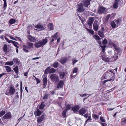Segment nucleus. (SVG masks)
I'll list each match as a JSON object with an SVG mask.
<instances>
[{"label": "nucleus", "instance_id": "f257e3e1", "mask_svg": "<svg viewBox=\"0 0 126 126\" xmlns=\"http://www.w3.org/2000/svg\"><path fill=\"white\" fill-rule=\"evenodd\" d=\"M47 42L48 40L46 38L42 40L36 42L34 44V46L35 47L38 48L45 45Z\"/></svg>", "mask_w": 126, "mask_h": 126}, {"label": "nucleus", "instance_id": "f03ea898", "mask_svg": "<svg viewBox=\"0 0 126 126\" xmlns=\"http://www.w3.org/2000/svg\"><path fill=\"white\" fill-rule=\"evenodd\" d=\"M50 78L51 80L54 83H57L59 81L58 76L55 74H53L50 75Z\"/></svg>", "mask_w": 126, "mask_h": 126}, {"label": "nucleus", "instance_id": "7ed1b4c3", "mask_svg": "<svg viewBox=\"0 0 126 126\" xmlns=\"http://www.w3.org/2000/svg\"><path fill=\"white\" fill-rule=\"evenodd\" d=\"M15 89L14 87L11 86L10 87L9 90H6L5 94L7 95H13L15 93Z\"/></svg>", "mask_w": 126, "mask_h": 126}, {"label": "nucleus", "instance_id": "20e7f679", "mask_svg": "<svg viewBox=\"0 0 126 126\" xmlns=\"http://www.w3.org/2000/svg\"><path fill=\"white\" fill-rule=\"evenodd\" d=\"M94 18L93 17H89L87 21V24L89 26V28H91L92 25L94 20Z\"/></svg>", "mask_w": 126, "mask_h": 126}, {"label": "nucleus", "instance_id": "39448f33", "mask_svg": "<svg viewBox=\"0 0 126 126\" xmlns=\"http://www.w3.org/2000/svg\"><path fill=\"white\" fill-rule=\"evenodd\" d=\"M12 116L11 112H9L6 113L2 118V120H3L4 119H9L11 118Z\"/></svg>", "mask_w": 126, "mask_h": 126}, {"label": "nucleus", "instance_id": "423d86ee", "mask_svg": "<svg viewBox=\"0 0 126 126\" xmlns=\"http://www.w3.org/2000/svg\"><path fill=\"white\" fill-rule=\"evenodd\" d=\"M50 68V66H49L45 70V72L46 73L51 74L52 73H54L55 72V69L53 68Z\"/></svg>", "mask_w": 126, "mask_h": 126}, {"label": "nucleus", "instance_id": "0eeeda50", "mask_svg": "<svg viewBox=\"0 0 126 126\" xmlns=\"http://www.w3.org/2000/svg\"><path fill=\"white\" fill-rule=\"evenodd\" d=\"M106 12V8L100 6L98 8V12L100 14L105 13Z\"/></svg>", "mask_w": 126, "mask_h": 126}, {"label": "nucleus", "instance_id": "6e6552de", "mask_svg": "<svg viewBox=\"0 0 126 126\" xmlns=\"http://www.w3.org/2000/svg\"><path fill=\"white\" fill-rule=\"evenodd\" d=\"M111 76V74L108 71L105 73L102 77L101 80H103L105 79H107L110 78Z\"/></svg>", "mask_w": 126, "mask_h": 126}, {"label": "nucleus", "instance_id": "1a4fd4ad", "mask_svg": "<svg viewBox=\"0 0 126 126\" xmlns=\"http://www.w3.org/2000/svg\"><path fill=\"white\" fill-rule=\"evenodd\" d=\"M99 27L98 23V21H95L93 25V29L95 31H97L98 30Z\"/></svg>", "mask_w": 126, "mask_h": 126}, {"label": "nucleus", "instance_id": "9d476101", "mask_svg": "<svg viewBox=\"0 0 126 126\" xmlns=\"http://www.w3.org/2000/svg\"><path fill=\"white\" fill-rule=\"evenodd\" d=\"M102 59L105 62H110V59L104 54H103L101 55Z\"/></svg>", "mask_w": 126, "mask_h": 126}, {"label": "nucleus", "instance_id": "9b49d317", "mask_svg": "<svg viewBox=\"0 0 126 126\" xmlns=\"http://www.w3.org/2000/svg\"><path fill=\"white\" fill-rule=\"evenodd\" d=\"M114 48L115 50L116 51L120 52L121 51V50L120 48L118 47V46L117 45H116V44L113 43H111L110 44Z\"/></svg>", "mask_w": 126, "mask_h": 126}, {"label": "nucleus", "instance_id": "f8f14e48", "mask_svg": "<svg viewBox=\"0 0 126 126\" xmlns=\"http://www.w3.org/2000/svg\"><path fill=\"white\" fill-rule=\"evenodd\" d=\"M83 7V5L82 3H80L79 5V8L78 10V12L80 13L82 12L85 10Z\"/></svg>", "mask_w": 126, "mask_h": 126}, {"label": "nucleus", "instance_id": "ddd939ff", "mask_svg": "<svg viewBox=\"0 0 126 126\" xmlns=\"http://www.w3.org/2000/svg\"><path fill=\"white\" fill-rule=\"evenodd\" d=\"M67 60V58L66 57H63L61 58L60 60V62L62 64H64L66 63Z\"/></svg>", "mask_w": 126, "mask_h": 126}, {"label": "nucleus", "instance_id": "4468645a", "mask_svg": "<svg viewBox=\"0 0 126 126\" xmlns=\"http://www.w3.org/2000/svg\"><path fill=\"white\" fill-rule=\"evenodd\" d=\"M86 112V110L85 108H82L79 111V114L82 115Z\"/></svg>", "mask_w": 126, "mask_h": 126}, {"label": "nucleus", "instance_id": "2eb2a0df", "mask_svg": "<svg viewBox=\"0 0 126 126\" xmlns=\"http://www.w3.org/2000/svg\"><path fill=\"white\" fill-rule=\"evenodd\" d=\"M44 117L45 116L44 115L39 117L37 120L38 122L40 123L42 122L44 119Z\"/></svg>", "mask_w": 126, "mask_h": 126}, {"label": "nucleus", "instance_id": "dca6fc26", "mask_svg": "<svg viewBox=\"0 0 126 126\" xmlns=\"http://www.w3.org/2000/svg\"><path fill=\"white\" fill-rule=\"evenodd\" d=\"M3 51L6 53H7L9 52V50L8 48L7 45L6 44L4 45L3 47Z\"/></svg>", "mask_w": 126, "mask_h": 126}, {"label": "nucleus", "instance_id": "f3484780", "mask_svg": "<svg viewBox=\"0 0 126 126\" xmlns=\"http://www.w3.org/2000/svg\"><path fill=\"white\" fill-rule=\"evenodd\" d=\"M64 84L62 80L60 81L59 83L58 84L57 87L59 89V88H62L63 87V85Z\"/></svg>", "mask_w": 126, "mask_h": 126}, {"label": "nucleus", "instance_id": "a211bd4d", "mask_svg": "<svg viewBox=\"0 0 126 126\" xmlns=\"http://www.w3.org/2000/svg\"><path fill=\"white\" fill-rule=\"evenodd\" d=\"M28 39L32 42H34L36 41V39L35 38L32 37L31 35H29L28 36Z\"/></svg>", "mask_w": 126, "mask_h": 126}, {"label": "nucleus", "instance_id": "6ab92c4d", "mask_svg": "<svg viewBox=\"0 0 126 126\" xmlns=\"http://www.w3.org/2000/svg\"><path fill=\"white\" fill-rule=\"evenodd\" d=\"M43 88H45L47 83V80L46 78H44L43 79Z\"/></svg>", "mask_w": 126, "mask_h": 126}, {"label": "nucleus", "instance_id": "aec40b11", "mask_svg": "<svg viewBox=\"0 0 126 126\" xmlns=\"http://www.w3.org/2000/svg\"><path fill=\"white\" fill-rule=\"evenodd\" d=\"M72 110L74 112H76L78 110L79 108V106H77L74 107H72Z\"/></svg>", "mask_w": 126, "mask_h": 126}, {"label": "nucleus", "instance_id": "412c9836", "mask_svg": "<svg viewBox=\"0 0 126 126\" xmlns=\"http://www.w3.org/2000/svg\"><path fill=\"white\" fill-rule=\"evenodd\" d=\"M89 0H86L83 3L85 7H87L90 4Z\"/></svg>", "mask_w": 126, "mask_h": 126}, {"label": "nucleus", "instance_id": "4be33fe9", "mask_svg": "<svg viewBox=\"0 0 126 126\" xmlns=\"http://www.w3.org/2000/svg\"><path fill=\"white\" fill-rule=\"evenodd\" d=\"M45 106V105L44 104V102H43L39 106V108L40 109H43Z\"/></svg>", "mask_w": 126, "mask_h": 126}, {"label": "nucleus", "instance_id": "5701e85b", "mask_svg": "<svg viewBox=\"0 0 126 126\" xmlns=\"http://www.w3.org/2000/svg\"><path fill=\"white\" fill-rule=\"evenodd\" d=\"M35 27L36 28L39 29H42L43 28V26L40 23H38L35 26Z\"/></svg>", "mask_w": 126, "mask_h": 126}, {"label": "nucleus", "instance_id": "b1692460", "mask_svg": "<svg viewBox=\"0 0 126 126\" xmlns=\"http://www.w3.org/2000/svg\"><path fill=\"white\" fill-rule=\"evenodd\" d=\"M48 28L50 30H52L54 29L53 25L52 23H50L48 24Z\"/></svg>", "mask_w": 126, "mask_h": 126}, {"label": "nucleus", "instance_id": "393cba45", "mask_svg": "<svg viewBox=\"0 0 126 126\" xmlns=\"http://www.w3.org/2000/svg\"><path fill=\"white\" fill-rule=\"evenodd\" d=\"M98 34L99 36L101 37H103L104 36V34L103 32L98 31Z\"/></svg>", "mask_w": 126, "mask_h": 126}, {"label": "nucleus", "instance_id": "a878e982", "mask_svg": "<svg viewBox=\"0 0 126 126\" xmlns=\"http://www.w3.org/2000/svg\"><path fill=\"white\" fill-rule=\"evenodd\" d=\"M27 45L28 46V47L29 48H33V44L31 43H27Z\"/></svg>", "mask_w": 126, "mask_h": 126}, {"label": "nucleus", "instance_id": "bb28decb", "mask_svg": "<svg viewBox=\"0 0 126 126\" xmlns=\"http://www.w3.org/2000/svg\"><path fill=\"white\" fill-rule=\"evenodd\" d=\"M14 64V62L12 61H8L7 62L5 63V64L6 65H12Z\"/></svg>", "mask_w": 126, "mask_h": 126}, {"label": "nucleus", "instance_id": "cd10ccee", "mask_svg": "<svg viewBox=\"0 0 126 126\" xmlns=\"http://www.w3.org/2000/svg\"><path fill=\"white\" fill-rule=\"evenodd\" d=\"M4 1V3L3 5V8L4 10H5L7 7V3L6 0H2Z\"/></svg>", "mask_w": 126, "mask_h": 126}, {"label": "nucleus", "instance_id": "c85d7f7f", "mask_svg": "<svg viewBox=\"0 0 126 126\" xmlns=\"http://www.w3.org/2000/svg\"><path fill=\"white\" fill-rule=\"evenodd\" d=\"M111 26L112 28H116V24L114 21H112L111 22Z\"/></svg>", "mask_w": 126, "mask_h": 126}, {"label": "nucleus", "instance_id": "c756f323", "mask_svg": "<svg viewBox=\"0 0 126 126\" xmlns=\"http://www.w3.org/2000/svg\"><path fill=\"white\" fill-rule=\"evenodd\" d=\"M5 68H6V70L8 72H10L11 71V67L9 66H6Z\"/></svg>", "mask_w": 126, "mask_h": 126}, {"label": "nucleus", "instance_id": "7c9ffc66", "mask_svg": "<svg viewBox=\"0 0 126 126\" xmlns=\"http://www.w3.org/2000/svg\"><path fill=\"white\" fill-rule=\"evenodd\" d=\"M36 112L37 115L38 116L40 115L42 113V112L39 109H37Z\"/></svg>", "mask_w": 126, "mask_h": 126}, {"label": "nucleus", "instance_id": "2f4dec72", "mask_svg": "<svg viewBox=\"0 0 126 126\" xmlns=\"http://www.w3.org/2000/svg\"><path fill=\"white\" fill-rule=\"evenodd\" d=\"M55 68H56L59 66L58 63V62H54L53 63L52 65Z\"/></svg>", "mask_w": 126, "mask_h": 126}, {"label": "nucleus", "instance_id": "473e14b6", "mask_svg": "<svg viewBox=\"0 0 126 126\" xmlns=\"http://www.w3.org/2000/svg\"><path fill=\"white\" fill-rule=\"evenodd\" d=\"M91 120V118L90 116H89L88 117V118L85 121V124L86 125L88 121H89V122H90V121Z\"/></svg>", "mask_w": 126, "mask_h": 126}, {"label": "nucleus", "instance_id": "72a5a7b5", "mask_svg": "<svg viewBox=\"0 0 126 126\" xmlns=\"http://www.w3.org/2000/svg\"><path fill=\"white\" fill-rule=\"evenodd\" d=\"M48 94L46 93H45L44 96L43 97V99L44 100L47 99L48 98Z\"/></svg>", "mask_w": 126, "mask_h": 126}, {"label": "nucleus", "instance_id": "f704fd0d", "mask_svg": "<svg viewBox=\"0 0 126 126\" xmlns=\"http://www.w3.org/2000/svg\"><path fill=\"white\" fill-rule=\"evenodd\" d=\"M16 22L15 20L14 19H11L9 21V23L12 24Z\"/></svg>", "mask_w": 126, "mask_h": 126}, {"label": "nucleus", "instance_id": "c9c22d12", "mask_svg": "<svg viewBox=\"0 0 126 126\" xmlns=\"http://www.w3.org/2000/svg\"><path fill=\"white\" fill-rule=\"evenodd\" d=\"M94 37L97 40H100V38L97 35H95L94 36Z\"/></svg>", "mask_w": 126, "mask_h": 126}, {"label": "nucleus", "instance_id": "e433bc0d", "mask_svg": "<svg viewBox=\"0 0 126 126\" xmlns=\"http://www.w3.org/2000/svg\"><path fill=\"white\" fill-rule=\"evenodd\" d=\"M86 29L89 32H90V33L91 34H92V35H93L94 34V31L93 30L89 29L88 28H86Z\"/></svg>", "mask_w": 126, "mask_h": 126}, {"label": "nucleus", "instance_id": "4c0bfd02", "mask_svg": "<svg viewBox=\"0 0 126 126\" xmlns=\"http://www.w3.org/2000/svg\"><path fill=\"white\" fill-rule=\"evenodd\" d=\"M5 112L4 110H2L0 111V117L3 116L5 114Z\"/></svg>", "mask_w": 126, "mask_h": 126}, {"label": "nucleus", "instance_id": "58836bf2", "mask_svg": "<svg viewBox=\"0 0 126 126\" xmlns=\"http://www.w3.org/2000/svg\"><path fill=\"white\" fill-rule=\"evenodd\" d=\"M92 116L93 119H98L99 118L98 116L96 114H93Z\"/></svg>", "mask_w": 126, "mask_h": 126}, {"label": "nucleus", "instance_id": "ea45409f", "mask_svg": "<svg viewBox=\"0 0 126 126\" xmlns=\"http://www.w3.org/2000/svg\"><path fill=\"white\" fill-rule=\"evenodd\" d=\"M65 76V73L64 72L62 73L60 75V78L61 79H63L64 77Z\"/></svg>", "mask_w": 126, "mask_h": 126}, {"label": "nucleus", "instance_id": "a19ab883", "mask_svg": "<svg viewBox=\"0 0 126 126\" xmlns=\"http://www.w3.org/2000/svg\"><path fill=\"white\" fill-rule=\"evenodd\" d=\"M100 46L102 48L103 52H105V48L106 47V46L104 45L103 46Z\"/></svg>", "mask_w": 126, "mask_h": 126}, {"label": "nucleus", "instance_id": "79ce46f5", "mask_svg": "<svg viewBox=\"0 0 126 126\" xmlns=\"http://www.w3.org/2000/svg\"><path fill=\"white\" fill-rule=\"evenodd\" d=\"M117 2L116 0L115 2L114 3L113 7L114 8H116L117 6Z\"/></svg>", "mask_w": 126, "mask_h": 126}, {"label": "nucleus", "instance_id": "37998d69", "mask_svg": "<svg viewBox=\"0 0 126 126\" xmlns=\"http://www.w3.org/2000/svg\"><path fill=\"white\" fill-rule=\"evenodd\" d=\"M67 111L66 110H64L62 113V115L64 116V117H65V116L66 115V112Z\"/></svg>", "mask_w": 126, "mask_h": 126}, {"label": "nucleus", "instance_id": "c03bdc74", "mask_svg": "<svg viewBox=\"0 0 126 126\" xmlns=\"http://www.w3.org/2000/svg\"><path fill=\"white\" fill-rule=\"evenodd\" d=\"M33 76L35 78V79L36 80V81L37 82V84H38V83H39L40 82V80H39L38 79L36 78L34 76Z\"/></svg>", "mask_w": 126, "mask_h": 126}, {"label": "nucleus", "instance_id": "a18cd8bd", "mask_svg": "<svg viewBox=\"0 0 126 126\" xmlns=\"http://www.w3.org/2000/svg\"><path fill=\"white\" fill-rule=\"evenodd\" d=\"M78 68L76 67H75L73 69V73H76L78 71Z\"/></svg>", "mask_w": 126, "mask_h": 126}, {"label": "nucleus", "instance_id": "49530a36", "mask_svg": "<svg viewBox=\"0 0 126 126\" xmlns=\"http://www.w3.org/2000/svg\"><path fill=\"white\" fill-rule=\"evenodd\" d=\"M5 38L7 41V42L9 43H11V40H9L5 36Z\"/></svg>", "mask_w": 126, "mask_h": 126}, {"label": "nucleus", "instance_id": "de8ad7c7", "mask_svg": "<svg viewBox=\"0 0 126 126\" xmlns=\"http://www.w3.org/2000/svg\"><path fill=\"white\" fill-rule=\"evenodd\" d=\"M110 17V14L108 15L105 18V20L106 21H107L109 19Z\"/></svg>", "mask_w": 126, "mask_h": 126}, {"label": "nucleus", "instance_id": "09e8293b", "mask_svg": "<svg viewBox=\"0 0 126 126\" xmlns=\"http://www.w3.org/2000/svg\"><path fill=\"white\" fill-rule=\"evenodd\" d=\"M70 108H71L70 105H68L67 106L65 110H66L67 111V110H70Z\"/></svg>", "mask_w": 126, "mask_h": 126}, {"label": "nucleus", "instance_id": "8fccbe9b", "mask_svg": "<svg viewBox=\"0 0 126 126\" xmlns=\"http://www.w3.org/2000/svg\"><path fill=\"white\" fill-rule=\"evenodd\" d=\"M100 120L102 122H104L105 120L104 119V118L102 117H100Z\"/></svg>", "mask_w": 126, "mask_h": 126}, {"label": "nucleus", "instance_id": "3c124183", "mask_svg": "<svg viewBox=\"0 0 126 126\" xmlns=\"http://www.w3.org/2000/svg\"><path fill=\"white\" fill-rule=\"evenodd\" d=\"M58 34L57 32H56L55 34L53 35L52 36L53 38H54L55 39H56L57 38V37H56L57 35Z\"/></svg>", "mask_w": 126, "mask_h": 126}, {"label": "nucleus", "instance_id": "603ef678", "mask_svg": "<svg viewBox=\"0 0 126 126\" xmlns=\"http://www.w3.org/2000/svg\"><path fill=\"white\" fill-rule=\"evenodd\" d=\"M107 40L106 39H104L102 41V43L104 45L107 44Z\"/></svg>", "mask_w": 126, "mask_h": 126}, {"label": "nucleus", "instance_id": "864d4df0", "mask_svg": "<svg viewBox=\"0 0 126 126\" xmlns=\"http://www.w3.org/2000/svg\"><path fill=\"white\" fill-rule=\"evenodd\" d=\"M112 80V79H108L106 80H105L103 81V84H105L106 82L109 81H110Z\"/></svg>", "mask_w": 126, "mask_h": 126}, {"label": "nucleus", "instance_id": "5fc2aeb1", "mask_svg": "<svg viewBox=\"0 0 126 126\" xmlns=\"http://www.w3.org/2000/svg\"><path fill=\"white\" fill-rule=\"evenodd\" d=\"M121 121L124 122L125 123H126V118L125 119L124 118H122L121 119Z\"/></svg>", "mask_w": 126, "mask_h": 126}, {"label": "nucleus", "instance_id": "6e6d98bb", "mask_svg": "<svg viewBox=\"0 0 126 126\" xmlns=\"http://www.w3.org/2000/svg\"><path fill=\"white\" fill-rule=\"evenodd\" d=\"M11 43H12L14 46L16 47V42L11 40Z\"/></svg>", "mask_w": 126, "mask_h": 126}, {"label": "nucleus", "instance_id": "4d7b16f0", "mask_svg": "<svg viewBox=\"0 0 126 126\" xmlns=\"http://www.w3.org/2000/svg\"><path fill=\"white\" fill-rule=\"evenodd\" d=\"M16 64H18V65H19V64L20 61L19 60H18V59H17L16 58Z\"/></svg>", "mask_w": 126, "mask_h": 126}, {"label": "nucleus", "instance_id": "13d9d810", "mask_svg": "<svg viewBox=\"0 0 126 126\" xmlns=\"http://www.w3.org/2000/svg\"><path fill=\"white\" fill-rule=\"evenodd\" d=\"M88 94H83L82 95V94H80V96H81V97H84V96H86V95H88Z\"/></svg>", "mask_w": 126, "mask_h": 126}, {"label": "nucleus", "instance_id": "bf43d9fd", "mask_svg": "<svg viewBox=\"0 0 126 126\" xmlns=\"http://www.w3.org/2000/svg\"><path fill=\"white\" fill-rule=\"evenodd\" d=\"M83 116L86 118H87L88 117V113H86Z\"/></svg>", "mask_w": 126, "mask_h": 126}, {"label": "nucleus", "instance_id": "052dcab7", "mask_svg": "<svg viewBox=\"0 0 126 126\" xmlns=\"http://www.w3.org/2000/svg\"><path fill=\"white\" fill-rule=\"evenodd\" d=\"M115 22L116 23V24H119L120 22L119 19H118L116 20L115 21Z\"/></svg>", "mask_w": 126, "mask_h": 126}, {"label": "nucleus", "instance_id": "680f3d73", "mask_svg": "<svg viewBox=\"0 0 126 126\" xmlns=\"http://www.w3.org/2000/svg\"><path fill=\"white\" fill-rule=\"evenodd\" d=\"M9 37H10V39H13V40H16V38L13 37L11 36H10Z\"/></svg>", "mask_w": 126, "mask_h": 126}, {"label": "nucleus", "instance_id": "e2e57ef3", "mask_svg": "<svg viewBox=\"0 0 126 126\" xmlns=\"http://www.w3.org/2000/svg\"><path fill=\"white\" fill-rule=\"evenodd\" d=\"M78 61L75 60H73V64L74 65L75 63L78 62Z\"/></svg>", "mask_w": 126, "mask_h": 126}, {"label": "nucleus", "instance_id": "0e129e2a", "mask_svg": "<svg viewBox=\"0 0 126 126\" xmlns=\"http://www.w3.org/2000/svg\"><path fill=\"white\" fill-rule=\"evenodd\" d=\"M23 50H24V51L26 52H29L28 50H27V49H26L25 48H24L23 49Z\"/></svg>", "mask_w": 126, "mask_h": 126}, {"label": "nucleus", "instance_id": "69168bd1", "mask_svg": "<svg viewBox=\"0 0 126 126\" xmlns=\"http://www.w3.org/2000/svg\"><path fill=\"white\" fill-rule=\"evenodd\" d=\"M5 73L0 74V78H1L3 76L5 75Z\"/></svg>", "mask_w": 126, "mask_h": 126}, {"label": "nucleus", "instance_id": "338daca9", "mask_svg": "<svg viewBox=\"0 0 126 126\" xmlns=\"http://www.w3.org/2000/svg\"><path fill=\"white\" fill-rule=\"evenodd\" d=\"M18 66H16V74L18 72Z\"/></svg>", "mask_w": 126, "mask_h": 126}, {"label": "nucleus", "instance_id": "774afa93", "mask_svg": "<svg viewBox=\"0 0 126 126\" xmlns=\"http://www.w3.org/2000/svg\"><path fill=\"white\" fill-rule=\"evenodd\" d=\"M0 38L2 40H4V36L2 35L0 36Z\"/></svg>", "mask_w": 126, "mask_h": 126}]
</instances>
